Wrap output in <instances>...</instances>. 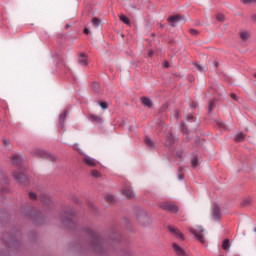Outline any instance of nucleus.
Returning <instances> with one entry per match:
<instances>
[{
	"label": "nucleus",
	"instance_id": "obj_1",
	"mask_svg": "<svg viewBox=\"0 0 256 256\" xmlns=\"http://www.w3.org/2000/svg\"><path fill=\"white\" fill-rule=\"evenodd\" d=\"M86 234L90 237V246L96 253H102L103 251V238L99 236L95 231L87 228Z\"/></svg>",
	"mask_w": 256,
	"mask_h": 256
},
{
	"label": "nucleus",
	"instance_id": "obj_2",
	"mask_svg": "<svg viewBox=\"0 0 256 256\" xmlns=\"http://www.w3.org/2000/svg\"><path fill=\"white\" fill-rule=\"evenodd\" d=\"M61 222L68 229H73L75 227V213L73 211L64 212L61 217Z\"/></svg>",
	"mask_w": 256,
	"mask_h": 256
},
{
	"label": "nucleus",
	"instance_id": "obj_3",
	"mask_svg": "<svg viewBox=\"0 0 256 256\" xmlns=\"http://www.w3.org/2000/svg\"><path fill=\"white\" fill-rule=\"evenodd\" d=\"M33 154L35 155V157H40L41 159H48L49 161H55L57 159L55 155L41 149L34 150Z\"/></svg>",
	"mask_w": 256,
	"mask_h": 256
},
{
	"label": "nucleus",
	"instance_id": "obj_4",
	"mask_svg": "<svg viewBox=\"0 0 256 256\" xmlns=\"http://www.w3.org/2000/svg\"><path fill=\"white\" fill-rule=\"evenodd\" d=\"M204 229L202 226H196V228H190V233L195 235L196 239L200 241V243H205V238L203 237Z\"/></svg>",
	"mask_w": 256,
	"mask_h": 256
},
{
	"label": "nucleus",
	"instance_id": "obj_5",
	"mask_svg": "<svg viewBox=\"0 0 256 256\" xmlns=\"http://www.w3.org/2000/svg\"><path fill=\"white\" fill-rule=\"evenodd\" d=\"M14 179L20 184V185H27L29 183V179L27 176L22 172H14L13 173Z\"/></svg>",
	"mask_w": 256,
	"mask_h": 256
},
{
	"label": "nucleus",
	"instance_id": "obj_6",
	"mask_svg": "<svg viewBox=\"0 0 256 256\" xmlns=\"http://www.w3.org/2000/svg\"><path fill=\"white\" fill-rule=\"evenodd\" d=\"M82 161L88 167H97V165H99V162H97V160H95V158H92L91 156H84L82 158Z\"/></svg>",
	"mask_w": 256,
	"mask_h": 256
},
{
	"label": "nucleus",
	"instance_id": "obj_7",
	"mask_svg": "<svg viewBox=\"0 0 256 256\" xmlns=\"http://www.w3.org/2000/svg\"><path fill=\"white\" fill-rule=\"evenodd\" d=\"M168 23H170L171 27H176L177 23H179V21H183V16L181 15H174V16H170L167 19Z\"/></svg>",
	"mask_w": 256,
	"mask_h": 256
},
{
	"label": "nucleus",
	"instance_id": "obj_8",
	"mask_svg": "<svg viewBox=\"0 0 256 256\" xmlns=\"http://www.w3.org/2000/svg\"><path fill=\"white\" fill-rule=\"evenodd\" d=\"M162 209H164L165 211H170V213H177L179 211L177 205L173 203H164L162 205Z\"/></svg>",
	"mask_w": 256,
	"mask_h": 256
},
{
	"label": "nucleus",
	"instance_id": "obj_9",
	"mask_svg": "<svg viewBox=\"0 0 256 256\" xmlns=\"http://www.w3.org/2000/svg\"><path fill=\"white\" fill-rule=\"evenodd\" d=\"M10 161L13 165H16L17 167H19V165H21V161H23V159L21 158V155H19V154H12L10 156Z\"/></svg>",
	"mask_w": 256,
	"mask_h": 256
},
{
	"label": "nucleus",
	"instance_id": "obj_10",
	"mask_svg": "<svg viewBox=\"0 0 256 256\" xmlns=\"http://www.w3.org/2000/svg\"><path fill=\"white\" fill-rule=\"evenodd\" d=\"M170 233H173L175 235L176 239H181V241H185V236H183V233L179 231L177 228L169 227Z\"/></svg>",
	"mask_w": 256,
	"mask_h": 256
},
{
	"label": "nucleus",
	"instance_id": "obj_11",
	"mask_svg": "<svg viewBox=\"0 0 256 256\" xmlns=\"http://www.w3.org/2000/svg\"><path fill=\"white\" fill-rule=\"evenodd\" d=\"M78 63L79 65H82V67H87V65H89V62L87 61V54L80 53L78 57Z\"/></svg>",
	"mask_w": 256,
	"mask_h": 256
},
{
	"label": "nucleus",
	"instance_id": "obj_12",
	"mask_svg": "<svg viewBox=\"0 0 256 256\" xmlns=\"http://www.w3.org/2000/svg\"><path fill=\"white\" fill-rule=\"evenodd\" d=\"M212 217H213L214 221H219V219H221V209L219 208L218 205H214Z\"/></svg>",
	"mask_w": 256,
	"mask_h": 256
},
{
	"label": "nucleus",
	"instance_id": "obj_13",
	"mask_svg": "<svg viewBox=\"0 0 256 256\" xmlns=\"http://www.w3.org/2000/svg\"><path fill=\"white\" fill-rule=\"evenodd\" d=\"M173 249L178 256H185V250H183V248H181V246H179V244L174 243Z\"/></svg>",
	"mask_w": 256,
	"mask_h": 256
},
{
	"label": "nucleus",
	"instance_id": "obj_14",
	"mask_svg": "<svg viewBox=\"0 0 256 256\" xmlns=\"http://www.w3.org/2000/svg\"><path fill=\"white\" fill-rule=\"evenodd\" d=\"M123 195H125L127 199H133V197H135V193H133V190L131 189V187L124 189Z\"/></svg>",
	"mask_w": 256,
	"mask_h": 256
},
{
	"label": "nucleus",
	"instance_id": "obj_15",
	"mask_svg": "<svg viewBox=\"0 0 256 256\" xmlns=\"http://www.w3.org/2000/svg\"><path fill=\"white\" fill-rule=\"evenodd\" d=\"M89 119H90V121H93L94 123H101V121H103V118L101 116H97L95 114H90Z\"/></svg>",
	"mask_w": 256,
	"mask_h": 256
},
{
	"label": "nucleus",
	"instance_id": "obj_16",
	"mask_svg": "<svg viewBox=\"0 0 256 256\" xmlns=\"http://www.w3.org/2000/svg\"><path fill=\"white\" fill-rule=\"evenodd\" d=\"M0 183H2V185H9V178H7V175L3 172H0Z\"/></svg>",
	"mask_w": 256,
	"mask_h": 256
},
{
	"label": "nucleus",
	"instance_id": "obj_17",
	"mask_svg": "<svg viewBox=\"0 0 256 256\" xmlns=\"http://www.w3.org/2000/svg\"><path fill=\"white\" fill-rule=\"evenodd\" d=\"M141 101L146 107H153V102L151 101V98L142 97Z\"/></svg>",
	"mask_w": 256,
	"mask_h": 256
},
{
	"label": "nucleus",
	"instance_id": "obj_18",
	"mask_svg": "<svg viewBox=\"0 0 256 256\" xmlns=\"http://www.w3.org/2000/svg\"><path fill=\"white\" fill-rule=\"evenodd\" d=\"M29 215L32 217V219H39V217H41V212L32 209Z\"/></svg>",
	"mask_w": 256,
	"mask_h": 256
},
{
	"label": "nucleus",
	"instance_id": "obj_19",
	"mask_svg": "<svg viewBox=\"0 0 256 256\" xmlns=\"http://www.w3.org/2000/svg\"><path fill=\"white\" fill-rule=\"evenodd\" d=\"M235 141L236 143H241L242 141H245V134H243L242 132L237 134L235 137Z\"/></svg>",
	"mask_w": 256,
	"mask_h": 256
},
{
	"label": "nucleus",
	"instance_id": "obj_20",
	"mask_svg": "<svg viewBox=\"0 0 256 256\" xmlns=\"http://www.w3.org/2000/svg\"><path fill=\"white\" fill-rule=\"evenodd\" d=\"M249 37H251V34L249 32L244 31L240 33V39H242V41H247Z\"/></svg>",
	"mask_w": 256,
	"mask_h": 256
},
{
	"label": "nucleus",
	"instance_id": "obj_21",
	"mask_svg": "<svg viewBox=\"0 0 256 256\" xmlns=\"http://www.w3.org/2000/svg\"><path fill=\"white\" fill-rule=\"evenodd\" d=\"M144 141L147 147H149L150 149H153V147H155V143L152 142L151 138L146 137Z\"/></svg>",
	"mask_w": 256,
	"mask_h": 256
},
{
	"label": "nucleus",
	"instance_id": "obj_22",
	"mask_svg": "<svg viewBox=\"0 0 256 256\" xmlns=\"http://www.w3.org/2000/svg\"><path fill=\"white\" fill-rule=\"evenodd\" d=\"M3 145L6 146L8 151H11V149H13V145H11V141H9V139H4L3 140Z\"/></svg>",
	"mask_w": 256,
	"mask_h": 256
},
{
	"label": "nucleus",
	"instance_id": "obj_23",
	"mask_svg": "<svg viewBox=\"0 0 256 256\" xmlns=\"http://www.w3.org/2000/svg\"><path fill=\"white\" fill-rule=\"evenodd\" d=\"M120 21H122V23H125V25H131V20H129L125 15H120Z\"/></svg>",
	"mask_w": 256,
	"mask_h": 256
},
{
	"label": "nucleus",
	"instance_id": "obj_24",
	"mask_svg": "<svg viewBox=\"0 0 256 256\" xmlns=\"http://www.w3.org/2000/svg\"><path fill=\"white\" fill-rule=\"evenodd\" d=\"M92 89H93L94 93H99V90L101 89V85L97 82H94L92 84Z\"/></svg>",
	"mask_w": 256,
	"mask_h": 256
},
{
	"label": "nucleus",
	"instance_id": "obj_25",
	"mask_svg": "<svg viewBox=\"0 0 256 256\" xmlns=\"http://www.w3.org/2000/svg\"><path fill=\"white\" fill-rule=\"evenodd\" d=\"M229 247H231L229 239L224 240L222 243V249H224V251H227V249H229Z\"/></svg>",
	"mask_w": 256,
	"mask_h": 256
},
{
	"label": "nucleus",
	"instance_id": "obj_26",
	"mask_svg": "<svg viewBox=\"0 0 256 256\" xmlns=\"http://www.w3.org/2000/svg\"><path fill=\"white\" fill-rule=\"evenodd\" d=\"M92 25L96 28L99 27L101 25V20H99L98 18H93Z\"/></svg>",
	"mask_w": 256,
	"mask_h": 256
},
{
	"label": "nucleus",
	"instance_id": "obj_27",
	"mask_svg": "<svg viewBox=\"0 0 256 256\" xmlns=\"http://www.w3.org/2000/svg\"><path fill=\"white\" fill-rule=\"evenodd\" d=\"M91 175L94 177V179H99V177H101V173H99L97 170H92Z\"/></svg>",
	"mask_w": 256,
	"mask_h": 256
},
{
	"label": "nucleus",
	"instance_id": "obj_28",
	"mask_svg": "<svg viewBox=\"0 0 256 256\" xmlns=\"http://www.w3.org/2000/svg\"><path fill=\"white\" fill-rule=\"evenodd\" d=\"M66 117H67V112H63V113L60 115L59 122H60L61 124L65 123Z\"/></svg>",
	"mask_w": 256,
	"mask_h": 256
},
{
	"label": "nucleus",
	"instance_id": "obj_29",
	"mask_svg": "<svg viewBox=\"0 0 256 256\" xmlns=\"http://www.w3.org/2000/svg\"><path fill=\"white\" fill-rule=\"evenodd\" d=\"M191 165L192 167H199V160L197 159V157L193 158L191 161Z\"/></svg>",
	"mask_w": 256,
	"mask_h": 256
},
{
	"label": "nucleus",
	"instance_id": "obj_30",
	"mask_svg": "<svg viewBox=\"0 0 256 256\" xmlns=\"http://www.w3.org/2000/svg\"><path fill=\"white\" fill-rule=\"evenodd\" d=\"M216 19L217 21H220V23H223V21H225V16L223 14H218Z\"/></svg>",
	"mask_w": 256,
	"mask_h": 256
},
{
	"label": "nucleus",
	"instance_id": "obj_31",
	"mask_svg": "<svg viewBox=\"0 0 256 256\" xmlns=\"http://www.w3.org/2000/svg\"><path fill=\"white\" fill-rule=\"evenodd\" d=\"M189 33L191 35H193L194 37H197V35H199V31L195 30V29H190L189 30Z\"/></svg>",
	"mask_w": 256,
	"mask_h": 256
},
{
	"label": "nucleus",
	"instance_id": "obj_32",
	"mask_svg": "<svg viewBox=\"0 0 256 256\" xmlns=\"http://www.w3.org/2000/svg\"><path fill=\"white\" fill-rule=\"evenodd\" d=\"M209 113H211V111H213V109H215V101H211L209 104Z\"/></svg>",
	"mask_w": 256,
	"mask_h": 256
},
{
	"label": "nucleus",
	"instance_id": "obj_33",
	"mask_svg": "<svg viewBox=\"0 0 256 256\" xmlns=\"http://www.w3.org/2000/svg\"><path fill=\"white\" fill-rule=\"evenodd\" d=\"M106 200L109 201V203H113V201H115V196L108 195V196H106Z\"/></svg>",
	"mask_w": 256,
	"mask_h": 256
},
{
	"label": "nucleus",
	"instance_id": "obj_34",
	"mask_svg": "<svg viewBox=\"0 0 256 256\" xmlns=\"http://www.w3.org/2000/svg\"><path fill=\"white\" fill-rule=\"evenodd\" d=\"M99 105H100V107H101L102 109H108V108H109V106H108L107 103H105V102H99Z\"/></svg>",
	"mask_w": 256,
	"mask_h": 256
},
{
	"label": "nucleus",
	"instance_id": "obj_35",
	"mask_svg": "<svg viewBox=\"0 0 256 256\" xmlns=\"http://www.w3.org/2000/svg\"><path fill=\"white\" fill-rule=\"evenodd\" d=\"M29 197L30 199H32L33 201H35V199H37V194L33 193V192H30L29 193Z\"/></svg>",
	"mask_w": 256,
	"mask_h": 256
},
{
	"label": "nucleus",
	"instance_id": "obj_36",
	"mask_svg": "<svg viewBox=\"0 0 256 256\" xmlns=\"http://www.w3.org/2000/svg\"><path fill=\"white\" fill-rule=\"evenodd\" d=\"M166 145H167L168 147L171 146V145H173V139H171V137L167 139Z\"/></svg>",
	"mask_w": 256,
	"mask_h": 256
},
{
	"label": "nucleus",
	"instance_id": "obj_37",
	"mask_svg": "<svg viewBox=\"0 0 256 256\" xmlns=\"http://www.w3.org/2000/svg\"><path fill=\"white\" fill-rule=\"evenodd\" d=\"M198 71H205V68L201 67V64H196Z\"/></svg>",
	"mask_w": 256,
	"mask_h": 256
},
{
	"label": "nucleus",
	"instance_id": "obj_38",
	"mask_svg": "<svg viewBox=\"0 0 256 256\" xmlns=\"http://www.w3.org/2000/svg\"><path fill=\"white\" fill-rule=\"evenodd\" d=\"M218 125L221 127V129H226L225 124L222 121H219Z\"/></svg>",
	"mask_w": 256,
	"mask_h": 256
},
{
	"label": "nucleus",
	"instance_id": "obj_39",
	"mask_svg": "<svg viewBox=\"0 0 256 256\" xmlns=\"http://www.w3.org/2000/svg\"><path fill=\"white\" fill-rule=\"evenodd\" d=\"M250 203H251L250 200H245V201L243 202V205H244V207H247V205H249Z\"/></svg>",
	"mask_w": 256,
	"mask_h": 256
},
{
	"label": "nucleus",
	"instance_id": "obj_40",
	"mask_svg": "<svg viewBox=\"0 0 256 256\" xmlns=\"http://www.w3.org/2000/svg\"><path fill=\"white\" fill-rule=\"evenodd\" d=\"M251 21H252V23H256V14L252 15Z\"/></svg>",
	"mask_w": 256,
	"mask_h": 256
},
{
	"label": "nucleus",
	"instance_id": "obj_41",
	"mask_svg": "<svg viewBox=\"0 0 256 256\" xmlns=\"http://www.w3.org/2000/svg\"><path fill=\"white\" fill-rule=\"evenodd\" d=\"M231 99H233L234 101H237V95L236 94H231Z\"/></svg>",
	"mask_w": 256,
	"mask_h": 256
},
{
	"label": "nucleus",
	"instance_id": "obj_42",
	"mask_svg": "<svg viewBox=\"0 0 256 256\" xmlns=\"http://www.w3.org/2000/svg\"><path fill=\"white\" fill-rule=\"evenodd\" d=\"M153 53H154L153 50H150V51L148 52V56H149V57H153Z\"/></svg>",
	"mask_w": 256,
	"mask_h": 256
},
{
	"label": "nucleus",
	"instance_id": "obj_43",
	"mask_svg": "<svg viewBox=\"0 0 256 256\" xmlns=\"http://www.w3.org/2000/svg\"><path fill=\"white\" fill-rule=\"evenodd\" d=\"M84 34L89 35V30L87 28L84 29Z\"/></svg>",
	"mask_w": 256,
	"mask_h": 256
},
{
	"label": "nucleus",
	"instance_id": "obj_44",
	"mask_svg": "<svg viewBox=\"0 0 256 256\" xmlns=\"http://www.w3.org/2000/svg\"><path fill=\"white\" fill-rule=\"evenodd\" d=\"M175 117H176V119H179V112H175Z\"/></svg>",
	"mask_w": 256,
	"mask_h": 256
},
{
	"label": "nucleus",
	"instance_id": "obj_45",
	"mask_svg": "<svg viewBox=\"0 0 256 256\" xmlns=\"http://www.w3.org/2000/svg\"><path fill=\"white\" fill-rule=\"evenodd\" d=\"M183 177H184L183 174L178 175V179H180V180H182Z\"/></svg>",
	"mask_w": 256,
	"mask_h": 256
},
{
	"label": "nucleus",
	"instance_id": "obj_46",
	"mask_svg": "<svg viewBox=\"0 0 256 256\" xmlns=\"http://www.w3.org/2000/svg\"><path fill=\"white\" fill-rule=\"evenodd\" d=\"M136 8H137V6L135 4L131 5V9H136Z\"/></svg>",
	"mask_w": 256,
	"mask_h": 256
},
{
	"label": "nucleus",
	"instance_id": "obj_47",
	"mask_svg": "<svg viewBox=\"0 0 256 256\" xmlns=\"http://www.w3.org/2000/svg\"><path fill=\"white\" fill-rule=\"evenodd\" d=\"M164 67H169V62H165Z\"/></svg>",
	"mask_w": 256,
	"mask_h": 256
},
{
	"label": "nucleus",
	"instance_id": "obj_48",
	"mask_svg": "<svg viewBox=\"0 0 256 256\" xmlns=\"http://www.w3.org/2000/svg\"><path fill=\"white\" fill-rule=\"evenodd\" d=\"M215 67H219V62H215Z\"/></svg>",
	"mask_w": 256,
	"mask_h": 256
},
{
	"label": "nucleus",
	"instance_id": "obj_49",
	"mask_svg": "<svg viewBox=\"0 0 256 256\" xmlns=\"http://www.w3.org/2000/svg\"><path fill=\"white\" fill-rule=\"evenodd\" d=\"M179 171H183V167H180V168H179Z\"/></svg>",
	"mask_w": 256,
	"mask_h": 256
},
{
	"label": "nucleus",
	"instance_id": "obj_50",
	"mask_svg": "<svg viewBox=\"0 0 256 256\" xmlns=\"http://www.w3.org/2000/svg\"><path fill=\"white\" fill-rule=\"evenodd\" d=\"M43 202H44V203H47V202L45 201V199H43Z\"/></svg>",
	"mask_w": 256,
	"mask_h": 256
},
{
	"label": "nucleus",
	"instance_id": "obj_51",
	"mask_svg": "<svg viewBox=\"0 0 256 256\" xmlns=\"http://www.w3.org/2000/svg\"><path fill=\"white\" fill-rule=\"evenodd\" d=\"M254 77L256 78V73H254Z\"/></svg>",
	"mask_w": 256,
	"mask_h": 256
}]
</instances>
